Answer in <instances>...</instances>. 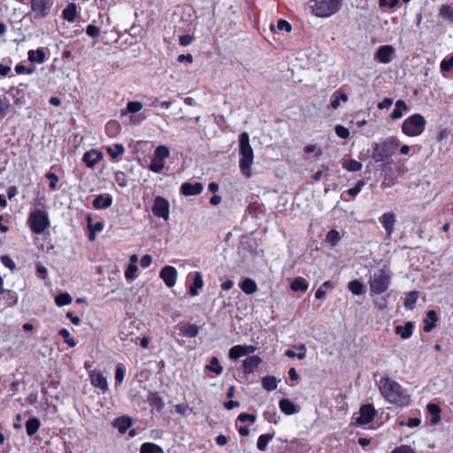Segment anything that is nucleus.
Segmentation results:
<instances>
[{
  "label": "nucleus",
  "instance_id": "f257e3e1",
  "mask_svg": "<svg viewBox=\"0 0 453 453\" xmlns=\"http://www.w3.org/2000/svg\"><path fill=\"white\" fill-rule=\"evenodd\" d=\"M379 389L383 397L391 403L403 406L410 402V395L407 390L388 377L380 380Z\"/></svg>",
  "mask_w": 453,
  "mask_h": 453
},
{
  "label": "nucleus",
  "instance_id": "f03ea898",
  "mask_svg": "<svg viewBox=\"0 0 453 453\" xmlns=\"http://www.w3.org/2000/svg\"><path fill=\"white\" fill-rule=\"evenodd\" d=\"M400 145V141L394 136L388 137L379 143L372 144V157L376 163H391V157Z\"/></svg>",
  "mask_w": 453,
  "mask_h": 453
},
{
  "label": "nucleus",
  "instance_id": "7ed1b4c3",
  "mask_svg": "<svg viewBox=\"0 0 453 453\" xmlns=\"http://www.w3.org/2000/svg\"><path fill=\"white\" fill-rule=\"evenodd\" d=\"M239 147L241 158L239 161V167L242 175L246 178H250L252 175L251 165L254 159L253 149L250 144V136L247 132L240 134Z\"/></svg>",
  "mask_w": 453,
  "mask_h": 453
},
{
  "label": "nucleus",
  "instance_id": "20e7f679",
  "mask_svg": "<svg viewBox=\"0 0 453 453\" xmlns=\"http://www.w3.org/2000/svg\"><path fill=\"white\" fill-rule=\"evenodd\" d=\"M391 273L386 266L380 268L370 277L369 284L372 294L381 295L385 293L390 284Z\"/></svg>",
  "mask_w": 453,
  "mask_h": 453
},
{
  "label": "nucleus",
  "instance_id": "39448f33",
  "mask_svg": "<svg viewBox=\"0 0 453 453\" xmlns=\"http://www.w3.org/2000/svg\"><path fill=\"white\" fill-rule=\"evenodd\" d=\"M342 0H311L312 12L317 17L326 18L335 13Z\"/></svg>",
  "mask_w": 453,
  "mask_h": 453
},
{
  "label": "nucleus",
  "instance_id": "423d86ee",
  "mask_svg": "<svg viewBox=\"0 0 453 453\" xmlns=\"http://www.w3.org/2000/svg\"><path fill=\"white\" fill-rule=\"evenodd\" d=\"M27 223L34 234H42L50 226L48 213L45 211L36 209L30 212Z\"/></svg>",
  "mask_w": 453,
  "mask_h": 453
},
{
  "label": "nucleus",
  "instance_id": "0eeeda50",
  "mask_svg": "<svg viewBox=\"0 0 453 453\" xmlns=\"http://www.w3.org/2000/svg\"><path fill=\"white\" fill-rule=\"evenodd\" d=\"M426 124L425 118L421 114L416 113L403 121L402 130L408 136H418L424 132Z\"/></svg>",
  "mask_w": 453,
  "mask_h": 453
},
{
  "label": "nucleus",
  "instance_id": "6e6552de",
  "mask_svg": "<svg viewBox=\"0 0 453 453\" xmlns=\"http://www.w3.org/2000/svg\"><path fill=\"white\" fill-rule=\"evenodd\" d=\"M119 338L125 346L137 345L139 328L135 322L124 320L120 326Z\"/></svg>",
  "mask_w": 453,
  "mask_h": 453
},
{
  "label": "nucleus",
  "instance_id": "1a4fd4ad",
  "mask_svg": "<svg viewBox=\"0 0 453 453\" xmlns=\"http://www.w3.org/2000/svg\"><path fill=\"white\" fill-rule=\"evenodd\" d=\"M169 154L170 151L166 146L157 147L150 165V170L157 173H160L165 167V159L169 157Z\"/></svg>",
  "mask_w": 453,
  "mask_h": 453
},
{
  "label": "nucleus",
  "instance_id": "9d476101",
  "mask_svg": "<svg viewBox=\"0 0 453 453\" xmlns=\"http://www.w3.org/2000/svg\"><path fill=\"white\" fill-rule=\"evenodd\" d=\"M51 7V0H31V9L35 19H40L47 17Z\"/></svg>",
  "mask_w": 453,
  "mask_h": 453
},
{
  "label": "nucleus",
  "instance_id": "9b49d317",
  "mask_svg": "<svg viewBox=\"0 0 453 453\" xmlns=\"http://www.w3.org/2000/svg\"><path fill=\"white\" fill-rule=\"evenodd\" d=\"M152 212L156 217L165 220L169 219V203L162 196H157L152 206Z\"/></svg>",
  "mask_w": 453,
  "mask_h": 453
},
{
  "label": "nucleus",
  "instance_id": "f8f14e48",
  "mask_svg": "<svg viewBox=\"0 0 453 453\" xmlns=\"http://www.w3.org/2000/svg\"><path fill=\"white\" fill-rule=\"evenodd\" d=\"M379 221L386 231V237L390 239L395 232V225L396 222L395 214L393 211L385 212L379 218Z\"/></svg>",
  "mask_w": 453,
  "mask_h": 453
},
{
  "label": "nucleus",
  "instance_id": "ddd939ff",
  "mask_svg": "<svg viewBox=\"0 0 453 453\" xmlns=\"http://www.w3.org/2000/svg\"><path fill=\"white\" fill-rule=\"evenodd\" d=\"M376 414V411L372 405L365 404L360 408L359 416L356 418V422L358 425H366L372 421Z\"/></svg>",
  "mask_w": 453,
  "mask_h": 453
},
{
  "label": "nucleus",
  "instance_id": "4468645a",
  "mask_svg": "<svg viewBox=\"0 0 453 453\" xmlns=\"http://www.w3.org/2000/svg\"><path fill=\"white\" fill-rule=\"evenodd\" d=\"M27 87V86L26 84L20 83L18 87H12L8 91V95L14 100V104L16 105L22 106L25 104Z\"/></svg>",
  "mask_w": 453,
  "mask_h": 453
},
{
  "label": "nucleus",
  "instance_id": "2eb2a0df",
  "mask_svg": "<svg viewBox=\"0 0 453 453\" xmlns=\"http://www.w3.org/2000/svg\"><path fill=\"white\" fill-rule=\"evenodd\" d=\"M177 275L176 268L171 265H166L160 271V278L168 288H172L175 285Z\"/></svg>",
  "mask_w": 453,
  "mask_h": 453
},
{
  "label": "nucleus",
  "instance_id": "dca6fc26",
  "mask_svg": "<svg viewBox=\"0 0 453 453\" xmlns=\"http://www.w3.org/2000/svg\"><path fill=\"white\" fill-rule=\"evenodd\" d=\"M89 379L91 384L102 390L104 393L108 390V382L106 377L97 370H93L89 372Z\"/></svg>",
  "mask_w": 453,
  "mask_h": 453
},
{
  "label": "nucleus",
  "instance_id": "f3484780",
  "mask_svg": "<svg viewBox=\"0 0 453 453\" xmlns=\"http://www.w3.org/2000/svg\"><path fill=\"white\" fill-rule=\"evenodd\" d=\"M395 52V49L391 45L380 46L376 52V58L383 64H388L392 60V55Z\"/></svg>",
  "mask_w": 453,
  "mask_h": 453
},
{
  "label": "nucleus",
  "instance_id": "a211bd4d",
  "mask_svg": "<svg viewBox=\"0 0 453 453\" xmlns=\"http://www.w3.org/2000/svg\"><path fill=\"white\" fill-rule=\"evenodd\" d=\"M203 189V186L200 182H185L180 187L181 194L186 196L199 195L200 193H202Z\"/></svg>",
  "mask_w": 453,
  "mask_h": 453
},
{
  "label": "nucleus",
  "instance_id": "6ab92c4d",
  "mask_svg": "<svg viewBox=\"0 0 453 453\" xmlns=\"http://www.w3.org/2000/svg\"><path fill=\"white\" fill-rule=\"evenodd\" d=\"M103 157L101 152L96 150H91L83 155L82 161L87 165L88 167H94L95 165L99 162Z\"/></svg>",
  "mask_w": 453,
  "mask_h": 453
},
{
  "label": "nucleus",
  "instance_id": "aec40b11",
  "mask_svg": "<svg viewBox=\"0 0 453 453\" xmlns=\"http://www.w3.org/2000/svg\"><path fill=\"white\" fill-rule=\"evenodd\" d=\"M261 364V358L257 356H251L242 361V366L245 373H252Z\"/></svg>",
  "mask_w": 453,
  "mask_h": 453
},
{
  "label": "nucleus",
  "instance_id": "412c9836",
  "mask_svg": "<svg viewBox=\"0 0 453 453\" xmlns=\"http://www.w3.org/2000/svg\"><path fill=\"white\" fill-rule=\"evenodd\" d=\"M112 203V198L110 195H99L93 201L94 208L97 210L106 209Z\"/></svg>",
  "mask_w": 453,
  "mask_h": 453
},
{
  "label": "nucleus",
  "instance_id": "4be33fe9",
  "mask_svg": "<svg viewBox=\"0 0 453 453\" xmlns=\"http://www.w3.org/2000/svg\"><path fill=\"white\" fill-rule=\"evenodd\" d=\"M437 313L434 310L427 311L426 316L424 319V328L426 333L432 331L436 326Z\"/></svg>",
  "mask_w": 453,
  "mask_h": 453
},
{
  "label": "nucleus",
  "instance_id": "5701e85b",
  "mask_svg": "<svg viewBox=\"0 0 453 453\" xmlns=\"http://www.w3.org/2000/svg\"><path fill=\"white\" fill-rule=\"evenodd\" d=\"M280 409L282 412H284L287 415H292L295 413H298L300 411V408L294 404L290 400L288 399H281L279 403Z\"/></svg>",
  "mask_w": 453,
  "mask_h": 453
},
{
  "label": "nucleus",
  "instance_id": "b1692460",
  "mask_svg": "<svg viewBox=\"0 0 453 453\" xmlns=\"http://www.w3.org/2000/svg\"><path fill=\"white\" fill-rule=\"evenodd\" d=\"M427 411L432 416L431 418V423L433 425H436L441 420V408L439 405L430 403L426 406Z\"/></svg>",
  "mask_w": 453,
  "mask_h": 453
},
{
  "label": "nucleus",
  "instance_id": "393cba45",
  "mask_svg": "<svg viewBox=\"0 0 453 453\" xmlns=\"http://www.w3.org/2000/svg\"><path fill=\"white\" fill-rule=\"evenodd\" d=\"M148 401L150 405L156 409L157 411H161L165 406L163 399L157 392L150 393Z\"/></svg>",
  "mask_w": 453,
  "mask_h": 453
},
{
  "label": "nucleus",
  "instance_id": "a878e982",
  "mask_svg": "<svg viewBox=\"0 0 453 453\" xmlns=\"http://www.w3.org/2000/svg\"><path fill=\"white\" fill-rule=\"evenodd\" d=\"M203 286L202 273L196 272L195 273L193 283L189 288V293L191 296H195L198 294V290L201 289Z\"/></svg>",
  "mask_w": 453,
  "mask_h": 453
},
{
  "label": "nucleus",
  "instance_id": "bb28decb",
  "mask_svg": "<svg viewBox=\"0 0 453 453\" xmlns=\"http://www.w3.org/2000/svg\"><path fill=\"white\" fill-rule=\"evenodd\" d=\"M200 331V327L195 324L188 323L180 328V333L183 336L192 338L196 337Z\"/></svg>",
  "mask_w": 453,
  "mask_h": 453
},
{
  "label": "nucleus",
  "instance_id": "cd10ccee",
  "mask_svg": "<svg viewBox=\"0 0 453 453\" xmlns=\"http://www.w3.org/2000/svg\"><path fill=\"white\" fill-rule=\"evenodd\" d=\"M413 326L412 322H407L404 326H397L395 327V333L399 334L401 338L408 339L412 334Z\"/></svg>",
  "mask_w": 453,
  "mask_h": 453
},
{
  "label": "nucleus",
  "instance_id": "c85d7f7f",
  "mask_svg": "<svg viewBox=\"0 0 453 453\" xmlns=\"http://www.w3.org/2000/svg\"><path fill=\"white\" fill-rule=\"evenodd\" d=\"M241 289L247 295L254 294L257 290V283L250 279H244L240 284Z\"/></svg>",
  "mask_w": 453,
  "mask_h": 453
},
{
  "label": "nucleus",
  "instance_id": "c756f323",
  "mask_svg": "<svg viewBox=\"0 0 453 453\" xmlns=\"http://www.w3.org/2000/svg\"><path fill=\"white\" fill-rule=\"evenodd\" d=\"M28 60L32 63L42 64L45 61V52L42 49L30 50L27 53Z\"/></svg>",
  "mask_w": 453,
  "mask_h": 453
},
{
  "label": "nucleus",
  "instance_id": "7c9ffc66",
  "mask_svg": "<svg viewBox=\"0 0 453 453\" xmlns=\"http://www.w3.org/2000/svg\"><path fill=\"white\" fill-rule=\"evenodd\" d=\"M25 426H26V430H27V435L33 436L37 433V431L41 426V422H40L39 418H29L26 422Z\"/></svg>",
  "mask_w": 453,
  "mask_h": 453
},
{
  "label": "nucleus",
  "instance_id": "2f4dec72",
  "mask_svg": "<svg viewBox=\"0 0 453 453\" xmlns=\"http://www.w3.org/2000/svg\"><path fill=\"white\" fill-rule=\"evenodd\" d=\"M131 425V418L127 417L119 418L114 421V426L118 428L120 434H125Z\"/></svg>",
  "mask_w": 453,
  "mask_h": 453
},
{
  "label": "nucleus",
  "instance_id": "473e14b6",
  "mask_svg": "<svg viewBox=\"0 0 453 453\" xmlns=\"http://www.w3.org/2000/svg\"><path fill=\"white\" fill-rule=\"evenodd\" d=\"M408 106L403 100H397L395 105V109L392 111L390 117L393 119H398L402 118L403 111H407Z\"/></svg>",
  "mask_w": 453,
  "mask_h": 453
},
{
  "label": "nucleus",
  "instance_id": "72a5a7b5",
  "mask_svg": "<svg viewBox=\"0 0 453 453\" xmlns=\"http://www.w3.org/2000/svg\"><path fill=\"white\" fill-rule=\"evenodd\" d=\"M273 434H265L258 437L257 448L259 451H265L268 443L273 439Z\"/></svg>",
  "mask_w": 453,
  "mask_h": 453
},
{
  "label": "nucleus",
  "instance_id": "f704fd0d",
  "mask_svg": "<svg viewBox=\"0 0 453 453\" xmlns=\"http://www.w3.org/2000/svg\"><path fill=\"white\" fill-rule=\"evenodd\" d=\"M140 453H165L163 449L152 442H145L142 444Z\"/></svg>",
  "mask_w": 453,
  "mask_h": 453
},
{
  "label": "nucleus",
  "instance_id": "c9c22d12",
  "mask_svg": "<svg viewBox=\"0 0 453 453\" xmlns=\"http://www.w3.org/2000/svg\"><path fill=\"white\" fill-rule=\"evenodd\" d=\"M290 288L296 292H305L308 289V283L303 278L297 277L292 281Z\"/></svg>",
  "mask_w": 453,
  "mask_h": 453
},
{
  "label": "nucleus",
  "instance_id": "e433bc0d",
  "mask_svg": "<svg viewBox=\"0 0 453 453\" xmlns=\"http://www.w3.org/2000/svg\"><path fill=\"white\" fill-rule=\"evenodd\" d=\"M0 294L3 295V298L5 300L7 305L11 306L17 303L18 297L16 293L2 288L0 289Z\"/></svg>",
  "mask_w": 453,
  "mask_h": 453
},
{
  "label": "nucleus",
  "instance_id": "4c0bfd02",
  "mask_svg": "<svg viewBox=\"0 0 453 453\" xmlns=\"http://www.w3.org/2000/svg\"><path fill=\"white\" fill-rule=\"evenodd\" d=\"M439 14L442 19L453 23V7L451 5L442 4L440 8Z\"/></svg>",
  "mask_w": 453,
  "mask_h": 453
},
{
  "label": "nucleus",
  "instance_id": "58836bf2",
  "mask_svg": "<svg viewBox=\"0 0 453 453\" xmlns=\"http://www.w3.org/2000/svg\"><path fill=\"white\" fill-rule=\"evenodd\" d=\"M262 386L267 391H272L277 388V380L274 376H265L262 379Z\"/></svg>",
  "mask_w": 453,
  "mask_h": 453
},
{
  "label": "nucleus",
  "instance_id": "ea45409f",
  "mask_svg": "<svg viewBox=\"0 0 453 453\" xmlns=\"http://www.w3.org/2000/svg\"><path fill=\"white\" fill-rule=\"evenodd\" d=\"M76 17V5L74 4H69L67 7L63 11V18L67 21H74Z\"/></svg>",
  "mask_w": 453,
  "mask_h": 453
},
{
  "label": "nucleus",
  "instance_id": "a19ab883",
  "mask_svg": "<svg viewBox=\"0 0 453 453\" xmlns=\"http://www.w3.org/2000/svg\"><path fill=\"white\" fill-rule=\"evenodd\" d=\"M418 297V292L411 291L404 300V306L409 310H413L415 307V303Z\"/></svg>",
  "mask_w": 453,
  "mask_h": 453
},
{
  "label": "nucleus",
  "instance_id": "79ce46f5",
  "mask_svg": "<svg viewBox=\"0 0 453 453\" xmlns=\"http://www.w3.org/2000/svg\"><path fill=\"white\" fill-rule=\"evenodd\" d=\"M205 369L216 373L217 375L221 374L223 372V368L220 365L218 357H213L211 359L210 365H206Z\"/></svg>",
  "mask_w": 453,
  "mask_h": 453
},
{
  "label": "nucleus",
  "instance_id": "37998d69",
  "mask_svg": "<svg viewBox=\"0 0 453 453\" xmlns=\"http://www.w3.org/2000/svg\"><path fill=\"white\" fill-rule=\"evenodd\" d=\"M349 290L356 296H359L363 293L364 285L357 280H351L348 283Z\"/></svg>",
  "mask_w": 453,
  "mask_h": 453
},
{
  "label": "nucleus",
  "instance_id": "c03bdc74",
  "mask_svg": "<svg viewBox=\"0 0 453 453\" xmlns=\"http://www.w3.org/2000/svg\"><path fill=\"white\" fill-rule=\"evenodd\" d=\"M72 301L73 298L68 293H60L55 297V303L59 307L68 305L72 303Z\"/></svg>",
  "mask_w": 453,
  "mask_h": 453
},
{
  "label": "nucleus",
  "instance_id": "a18cd8bd",
  "mask_svg": "<svg viewBox=\"0 0 453 453\" xmlns=\"http://www.w3.org/2000/svg\"><path fill=\"white\" fill-rule=\"evenodd\" d=\"M107 152L112 158H117L124 154L125 148L122 144L116 143L111 147H108Z\"/></svg>",
  "mask_w": 453,
  "mask_h": 453
},
{
  "label": "nucleus",
  "instance_id": "49530a36",
  "mask_svg": "<svg viewBox=\"0 0 453 453\" xmlns=\"http://www.w3.org/2000/svg\"><path fill=\"white\" fill-rule=\"evenodd\" d=\"M342 167L344 169L348 170L349 172H358L362 169L363 165H362V163H360L357 160L351 159V160L343 162Z\"/></svg>",
  "mask_w": 453,
  "mask_h": 453
},
{
  "label": "nucleus",
  "instance_id": "de8ad7c7",
  "mask_svg": "<svg viewBox=\"0 0 453 453\" xmlns=\"http://www.w3.org/2000/svg\"><path fill=\"white\" fill-rule=\"evenodd\" d=\"M120 130V126L117 121H110L105 126V131L109 136H116Z\"/></svg>",
  "mask_w": 453,
  "mask_h": 453
},
{
  "label": "nucleus",
  "instance_id": "09e8293b",
  "mask_svg": "<svg viewBox=\"0 0 453 453\" xmlns=\"http://www.w3.org/2000/svg\"><path fill=\"white\" fill-rule=\"evenodd\" d=\"M142 108V104L140 102L131 101L127 103V110L125 112H122V115L126 114L127 112L129 113H136L139 111H141Z\"/></svg>",
  "mask_w": 453,
  "mask_h": 453
},
{
  "label": "nucleus",
  "instance_id": "8fccbe9b",
  "mask_svg": "<svg viewBox=\"0 0 453 453\" xmlns=\"http://www.w3.org/2000/svg\"><path fill=\"white\" fill-rule=\"evenodd\" d=\"M58 334L65 339V342L68 346L74 347L76 345V342L74 339L70 337V333L67 329H60Z\"/></svg>",
  "mask_w": 453,
  "mask_h": 453
},
{
  "label": "nucleus",
  "instance_id": "3c124183",
  "mask_svg": "<svg viewBox=\"0 0 453 453\" xmlns=\"http://www.w3.org/2000/svg\"><path fill=\"white\" fill-rule=\"evenodd\" d=\"M340 234L337 230H330L326 237V240L327 242L331 243L332 245H335L340 241Z\"/></svg>",
  "mask_w": 453,
  "mask_h": 453
},
{
  "label": "nucleus",
  "instance_id": "603ef678",
  "mask_svg": "<svg viewBox=\"0 0 453 453\" xmlns=\"http://www.w3.org/2000/svg\"><path fill=\"white\" fill-rule=\"evenodd\" d=\"M243 357L242 351V345H235L229 349V358L236 360L239 357Z\"/></svg>",
  "mask_w": 453,
  "mask_h": 453
},
{
  "label": "nucleus",
  "instance_id": "864d4df0",
  "mask_svg": "<svg viewBox=\"0 0 453 453\" xmlns=\"http://www.w3.org/2000/svg\"><path fill=\"white\" fill-rule=\"evenodd\" d=\"M365 182L364 180H358L353 188H351L348 190V194L350 196L355 197L356 196H357L360 193V191H361L362 188L365 186Z\"/></svg>",
  "mask_w": 453,
  "mask_h": 453
},
{
  "label": "nucleus",
  "instance_id": "5fc2aeb1",
  "mask_svg": "<svg viewBox=\"0 0 453 453\" xmlns=\"http://www.w3.org/2000/svg\"><path fill=\"white\" fill-rule=\"evenodd\" d=\"M45 178H47L50 180L49 188L51 190H55L57 188V185L59 180L58 175L54 173L50 172L45 174Z\"/></svg>",
  "mask_w": 453,
  "mask_h": 453
},
{
  "label": "nucleus",
  "instance_id": "6e6d98bb",
  "mask_svg": "<svg viewBox=\"0 0 453 453\" xmlns=\"http://www.w3.org/2000/svg\"><path fill=\"white\" fill-rule=\"evenodd\" d=\"M453 68V55L449 58H445L441 62V72L448 73Z\"/></svg>",
  "mask_w": 453,
  "mask_h": 453
},
{
  "label": "nucleus",
  "instance_id": "4d7b16f0",
  "mask_svg": "<svg viewBox=\"0 0 453 453\" xmlns=\"http://www.w3.org/2000/svg\"><path fill=\"white\" fill-rule=\"evenodd\" d=\"M1 262L4 266L8 267L11 271H14L16 269V265L9 255L2 256Z\"/></svg>",
  "mask_w": 453,
  "mask_h": 453
},
{
  "label": "nucleus",
  "instance_id": "13d9d810",
  "mask_svg": "<svg viewBox=\"0 0 453 453\" xmlns=\"http://www.w3.org/2000/svg\"><path fill=\"white\" fill-rule=\"evenodd\" d=\"M137 270L138 268L135 265L129 264L125 272V276L127 280H134L135 278V273Z\"/></svg>",
  "mask_w": 453,
  "mask_h": 453
},
{
  "label": "nucleus",
  "instance_id": "bf43d9fd",
  "mask_svg": "<svg viewBox=\"0 0 453 453\" xmlns=\"http://www.w3.org/2000/svg\"><path fill=\"white\" fill-rule=\"evenodd\" d=\"M11 104L7 98L0 99V115L5 116L10 110Z\"/></svg>",
  "mask_w": 453,
  "mask_h": 453
},
{
  "label": "nucleus",
  "instance_id": "052dcab7",
  "mask_svg": "<svg viewBox=\"0 0 453 453\" xmlns=\"http://www.w3.org/2000/svg\"><path fill=\"white\" fill-rule=\"evenodd\" d=\"M86 33L88 36L92 38H96L99 36L100 28L95 25H88L86 28Z\"/></svg>",
  "mask_w": 453,
  "mask_h": 453
},
{
  "label": "nucleus",
  "instance_id": "680f3d73",
  "mask_svg": "<svg viewBox=\"0 0 453 453\" xmlns=\"http://www.w3.org/2000/svg\"><path fill=\"white\" fill-rule=\"evenodd\" d=\"M335 133L339 137L343 139H346L349 136V130L342 125H337L335 127Z\"/></svg>",
  "mask_w": 453,
  "mask_h": 453
},
{
  "label": "nucleus",
  "instance_id": "e2e57ef3",
  "mask_svg": "<svg viewBox=\"0 0 453 453\" xmlns=\"http://www.w3.org/2000/svg\"><path fill=\"white\" fill-rule=\"evenodd\" d=\"M421 423L420 418H411L407 422L400 421L399 425L401 426H407L409 427H416L418 426Z\"/></svg>",
  "mask_w": 453,
  "mask_h": 453
},
{
  "label": "nucleus",
  "instance_id": "0e129e2a",
  "mask_svg": "<svg viewBox=\"0 0 453 453\" xmlns=\"http://www.w3.org/2000/svg\"><path fill=\"white\" fill-rule=\"evenodd\" d=\"M88 226L89 230H92L93 232H96V233L102 231L104 228V224L100 221L96 222L95 224H92L90 217H88Z\"/></svg>",
  "mask_w": 453,
  "mask_h": 453
},
{
  "label": "nucleus",
  "instance_id": "69168bd1",
  "mask_svg": "<svg viewBox=\"0 0 453 453\" xmlns=\"http://www.w3.org/2000/svg\"><path fill=\"white\" fill-rule=\"evenodd\" d=\"M391 453H415V450L409 445L396 447Z\"/></svg>",
  "mask_w": 453,
  "mask_h": 453
},
{
  "label": "nucleus",
  "instance_id": "338daca9",
  "mask_svg": "<svg viewBox=\"0 0 453 453\" xmlns=\"http://www.w3.org/2000/svg\"><path fill=\"white\" fill-rule=\"evenodd\" d=\"M277 27L279 30L286 31V32H290L292 29V27L289 24V22H288L285 19H280L277 23Z\"/></svg>",
  "mask_w": 453,
  "mask_h": 453
},
{
  "label": "nucleus",
  "instance_id": "774afa93",
  "mask_svg": "<svg viewBox=\"0 0 453 453\" xmlns=\"http://www.w3.org/2000/svg\"><path fill=\"white\" fill-rule=\"evenodd\" d=\"M115 180L120 187L127 186V178L123 172H118L115 174Z\"/></svg>",
  "mask_w": 453,
  "mask_h": 453
}]
</instances>
